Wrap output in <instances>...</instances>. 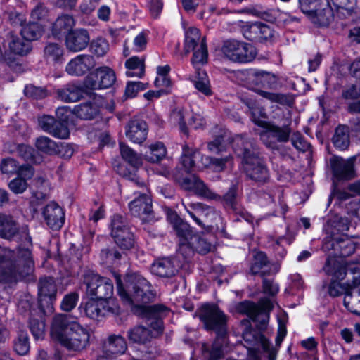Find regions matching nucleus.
<instances>
[{"instance_id":"obj_16","label":"nucleus","mask_w":360,"mask_h":360,"mask_svg":"<svg viewBox=\"0 0 360 360\" xmlns=\"http://www.w3.org/2000/svg\"><path fill=\"white\" fill-rule=\"evenodd\" d=\"M57 288L55 281L51 278H41L39 284V304L41 311L46 307L49 311H52V302L56 300Z\"/></svg>"},{"instance_id":"obj_13","label":"nucleus","mask_w":360,"mask_h":360,"mask_svg":"<svg viewBox=\"0 0 360 360\" xmlns=\"http://www.w3.org/2000/svg\"><path fill=\"white\" fill-rule=\"evenodd\" d=\"M169 121L174 125H179L180 130L187 134L188 129L186 124L194 129H198L203 126V122L200 115H191L188 109L178 106L171 112Z\"/></svg>"},{"instance_id":"obj_10","label":"nucleus","mask_w":360,"mask_h":360,"mask_svg":"<svg viewBox=\"0 0 360 360\" xmlns=\"http://www.w3.org/2000/svg\"><path fill=\"white\" fill-rule=\"evenodd\" d=\"M273 308V302L267 298L261 299L258 305L249 301L240 302L236 306V310L246 314L252 321L258 322L265 326L269 318V311Z\"/></svg>"},{"instance_id":"obj_58","label":"nucleus","mask_w":360,"mask_h":360,"mask_svg":"<svg viewBox=\"0 0 360 360\" xmlns=\"http://www.w3.org/2000/svg\"><path fill=\"white\" fill-rule=\"evenodd\" d=\"M0 168L4 174H17L20 169V165L13 158H6L1 161Z\"/></svg>"},{"instance_id":"obj_56","label":"nucleus","mask_w":360,"mask_h":360,"mask_svg":"<svg viewBox=\"0 0 360 360\" xmlns=\"http://www.w3.org/2000/svg\"><path fill=\"white\" fill-rule=\"evenodd\" d=\"M109 49L108 41L103 38H98L94 40L90 45L91 53L98 56H103Z\"/></svg>"},{"instance_id":"obj_53","label":"nucleus","mask_w":360,"mask_h":360,"mask_svg":"<svg viewBox=\"0 0 360 360\" xmlns=\"http://www.w3.org/2000/svg\"><path fill=\"white\" fill-rule=\"evenodd\" d=\"M35 146L39 150L47 154H52L58 150L56 142L46 136L37 138L35 141Z\"/></svg>"},{"instance_id":"obj_33","label":"nucleus","mask_w":360,"mask_h":360,"mask_svg":"<svg viewBox=\"0 0 360 360\" xmlns=\"http://www.w3.org/2000/svg\"><path fill=\"white\" fill-rule=\"evenodd\" d=\"M127 349V342L123 337L120 335H109L104 343L103 349L110 354H122Z\"/></svg>"},{"instance_id":"obj_38","label":"nucleus","mask_w":360,"mask_h":360,"mask_svg":"<svg viewBox=\"0 0 360 360\" xmlns=\"http://www.w3.org/2000/svg\"><path fill=\"white\" fill-rule=\"evenodd\" d=\"M195 88L205 96H211L212 91L211 90L210 83L207 73L200 70H196V74L191 79Z\"/></svg>"},{"instance_id":"obj_64","label":"nucleus","mask_w":360,"mask_h":360,"mask_svg":"<svg viewBox=\"0 0 360 360\" xmlns=\"http://www.w3.org/2000/svg\"><path fill=\"white\" fill-rule=\"evenodd\" d=\"M293 146L298 150L305 152L309 148V144L300 133H294L291 137Z\"/></svg>"},{"instance_id":"obj_12","label":"nucleus","mask_w":360,"mask_h":360,"mask_svg":"<svg viewBox=\"0 0 360 360\" xmlns=\"http://www.w3.org/2000/svg\"><path fill=\"white\" fill-rule=\"evenodd\" d=\"M115 72L108 67H101L91 72L85 79L84 86L91 90L106 89L115 82Z\"/></svg>"},{"instance_id":"obj_6","label":"nucleus","mask_w":360,"mask_h":360,"mask_svg":"<svg viewBox=\"0 0 360 360\" xmlns=\"http://www.w3.org/2000/svg\"><path fill=\"white\" fill-rule=\"evenodd\" d=\"M347 231L348 226H326L324 231L326 236L324 238L322 248L325 252L333 250V255L328 259H336L342 266H345L342 257L352 255L355 250V244L347 235L342 231Z\"/></svg>"},{"instance_id":"obj_5","label":"nucleus","mask_w":360,"mask_h":360,"mask_svg":"<svg viewBox=\"0 0 360 360\" xmlns=\"http://www.w3.org/2000/svg\"><path fill=\"white\" fill-rule=\"evenodd\" d=\"M323 269L327 275L332 276V281L328 287V292L332 297L339 296L343 292L345 288L340 281L346 276L348 281L351 278L352 283H348L351 288L360 285V263L350 264L346 269L340 262L330 258L327 259Z\"/></svg>"},{"instance_id":"obj_24","label":"nucleus","mask_w":360,"mask_h":360,"mask_svg":"<svg viewBox=\"0 0 360 360\" xmlns=\"http://www.w3.org/2000/svg\"><path fill=\"white\" fill-rule=\"evenodd\" d=\"M126 136L133 143L140 144L146 141L148 135V126L141 120H131L125 130Z\"/></svg>"},{"instance_id":"obj_29","label":"nucleus","mask_w":360,"mask_h":360,"mask_svg":"<svg viewBox=\"0 0 360 360\" xmlns=\"http://www.w3.org/2000/svg\"><path fill=\"white\" fill-rule=\"evenodd\" d=\"M111 235L121 248L129 250L134 246V236L128 226H112Z\"/></svg>"},{"instance_id":"obj_23","label":"nucleus","mask_w":360,"mask_h":360,"mask_svg":"<svg viewBox=\"0 0 360 360\" xmlns=\"http://www.w3.org/2000/svg\"><path fill=\"white\" fill-rule=\"evenodd\" d=\"M182 187L188 191H193L195 194L208 199H218L219 196L211 191L207 185L196 176H192L183 179Z\"/></svg>"},{"instance_id":"obj_52","label":"nucleus","mask_w":360,"mask_h":360,"mask_svg":"<svg viewBox=\"0 0 360 360\" xmlns=\"http://www.w3.org/2000/svg\"><path fill=\"white\" fill-rule=\"evenodd\" d=\"M49 11L42 3H38L30 11V20L41 23L48 20Z\"/></svg>"},{"instance_id":"obj_32","label":"nucleus","mask_w":360,"mask_h":360,"mask_svg":"<svg viewBox=\"0 0 360 360\" xmlns=\"http://www.w3.org/2000/svg\"><path fill=\"white\" fill-rule=\"evenodd\" d=\"M73 112L83 120H93L100 113V108L96 101H89L75 106Z\"/></svg>"},{"instance_id":"obj_18","label":"nucleus","mask_w":360,"mask_h":360,"mask_svg":"<svg viewBox=\"0 0 360 360\" xmlns=\"http://www.w3.org/2000/svg\"><path fill=\"white\" fill-rule=\"evenodd\" d=\"M129 207L132 215L139 217L142 222H150L153 216L152 200L146 194H141L131 201Z\"/></svg>"},{"instance_id":"obj_7","label":"nucleus","mask_w":360,"mask_h":360,"mask_svg":"<svg viewBox=\"0 0 360 360\" xmlns=\"http://www.w3.org/2000/svg\"><path fill=\"white\" fill-rule=\"evenodd\" d=\"M174 231L179 238L178 252L184 258L189 257L194 250L206 254L212 250V245L207 241L208 238L193 234L191 226H174Z\"/></svg>"},{"instance_id":"obj_15","label":"nucleus","mask_w":360,"mask_h":360,"mask_svg":"<svg viewBox=\"0 0 360 360\" xmlns=\"http://www.w3.org/2000/svg\"><path fill=\"white\" fill-rule=\"evenodd\" d=\"M84 311L87 316L94 319L99 316H105L109 313H118L119 306L116 300H110L108 304H106L105 302L92 298L85 304Z\"/></svg>"},{"instance_id":"obj_51","label":"nucleus","mask_w":360,"mask_h":360,"mask_svg":"<svg viewBox=\"0 0 360 360\" xmlns=\"http://www.w3.org/2000/svg\"><path fill=\"white\" fill-rule=\"evenodd\" d=\"M120 154L122 158L129 165L137 167L141 164V160L132 148L124 143H120Z\"/></svg>"},{"instance_id":"obj_59","label":"nucleus","mask_w":360,"mask_h":360,"mask_svg":"<svg viewBox=\"0 0 360 360\" xmlns=\"http://www.w3.org/2000/svg\"><path fill=\"white\" fill-rule=\"evenodd\" d=\"M8 187L15 194H21L27 190L28 184L25 179L17 176L10 181Z\"/></svg>"},{"instance_id":"obj_54","label":"nucleus","mask_w":360,"mask_h":360,"mask_svg":"<svg viewBox=\"0 0 360 360\" xmlns=\"http://www.w3.org/2000/svg\"><path fill=\"white\" fill-rule=\"evenodd\" d=\"M63 54V49L57 44L50 43L45 46L44 56L48 60L60 62Z\"/></svg>"},{"instance_id":"obj_26","label":"nucleus","mask_w":360,"mask_h":360,"mask_svg":"<svg viewBox=\"0 0 360 360\" xmlns=\"http://www.w3.org/2000/svg\"><path fill=\"white\" fill-rule=\"evenodd\" d=\"M242 74L247 77L250 84L261 85L264 87L272 88L276 83L274 75L262 70H245Z\"/></svg>"},{"instance_id":"obj_14","label":"nucleus","mask_w":360,"mask_h":360,"mask_svg":"<svg viewBox=\"0 0 360 360\" xmlns=\"http://www.w3.org/2000/svg\"><path fill=\"white\" fill-rule=\"evenodd\" d=\"M308 9L309 12H302L306 14L314 24L326 27L329 25L333 19V11L328 0H321L314 3Z\"/></svg>"},{"instance_id":"obj_62","label":"nucleus","mask_w":360,"mask_h":360,"mask_svg":"<svg viewBox=\"0 0 360 360\" xmlns=\"http://www.w3.org/2000/svg\"><path fill=\"white\" fill-rule=\"evenodd\" d=\"M79 295L76 292H70L65 295L61 302V309L63 311H70L75 306L78 301Z\"/></svg>"},{"instance_id":"obj_11","label":"nucleus","mask_w":360,"mask_h":360,"mask_svg":"<svg viewBox=\"0 0 360 360\" xmlns=\"http://www.w3.org/2000/svg\"><path fill=\"white\" fill-rule=\"evenodd\" d=\"M259 134L260 139L271 149H278L277 142L285 143L289 140L291 130L288 126L281 127L267 122Z\"/></svg>"},{"instance_id":"obj_8","label":"nucleus","mask_w":360,"mask_h":360,"mask_svg":"<svg viewBox=\"0 0 360 360\" xmlns=\"http://www.w3.org/2000/svg\"><path fill=\"white\" fill-rule=\"evenodd\" d=\"M221 51L229 60L240 63L251 62L257 55L256 49L252 44L236 39L225 41Z\"/></svg>"},{"instance_id":"obj_40","label":"nucleus","mask_w":360,"mask_h":360,"mask_svg":"<svg viewBox=\"0 0 360 360\" xmlns=\"http://www.w3.org/2000/svg\"><path fill=\"white\" fill-rule=\"evenodd\" d=\"M334 146L339 150H343L349 145V128L345 125L338 126L332 139Z\"/></svg>"},{"instance_id":"obj_22","label":"nucleus","mask_w":360,"mask_h":360,"mask_svg":"<svg viewBox=\"0 0 360 360\" xmlns=\"http://www.w3.org/2000/svg\"><path fill=\"white\" fill-rule=\"evenodd\" d=\"M330 165L333 175L338 179H350L354 176L353 159H343L333 157L330 159Z\"/></svg>"},{"instance_id":"obj_17","label":"nucleus","mask_w":360,"mask_h":360,"mask_svg":"<svg viewBox=\"0 0 360 360\" xmlns=\"http://www.w3.org/2000/svg\"><path fill=\"white\" fill-rule=\"evenodd\" d=\"M243 165L247 176L255 181L264 182L269 178L266 166L256 154L246 158L243 162Z\"/></svg>"},{"instance_id":"obj_4","label":"nucleus","mask_w":360,"mask_h":360,"mask_svg":"<svg viewBox=\"0 0 360 360\" xmlns=\"http://www.w3.org/2000/svg\"><path fill=\"white\" fill-rule=\"evenodd\" d=\"M10 250L0 252V282L11 283L29 275L33 269L34 262L28 248L18 250V259Z\"/></svg>"},{"instance_id":"obj_57","label":"nucleus","mask_w":360,"mask_h":360,"mask_svg":"<svg viewBox=\"0 0 360 360\" xmlns=\"http://www.w3.org/2000/svg\"><path fill=\"white\" fill-rule=\"evenodd\" d=\"M31 333L36 340L43 339L45 335V323L42 320L32 319L30 322Z\"/></svg>"},{"instance_id":"obj_42","label":"nucleus","mask_w":360,"mask_h":360,"mask_svg":"<svg viewBox=\"0 0 360 360\" xmlns=\"http://www.w3.org/2000/svg\"><path fill=\"white\" fill-rule=\"evenodd\" d=\"M356 287H352L351 294L345 296L344 304L352 313L360 315V286Z\"/></svg>"},{"instance_id":"obj_35","label":"nucleus","mask_w":360,"mask_h":360,"mask_svg":"<svg viewBox=\"0 0 360 360\" xmlns=\"http://www.w3.org/2000/svg\"><path fill=\"white\" fill-rule=\"evenodd\" d=\"M44 26L41 23L30 21L22 26L20 34L22 38L28 41L37 40L44 34Z\"/></svg>"},{"instance_id":"obj_47","label":"nucleus","mask_w":360,"mask_h":360,"mask_svg":"<svg viewBox=\"0 0 360 360\" xmlns=\"http://www.w3.org/2000/svg\"><path fill=\"white\" fill-rule=\"evenodd\" d=\"M203 165L206 167L212 168L215 172H221L226 167L233 165V158L231 155L223 158H217L211 157H205Z\"/></svg>"},{"instance_id":"obj_43","label":"nucleus","mask_w":360,"mask_h":360,"mask_svg":"<svg viewBox=\"0 0 360 360\" xmlns=\"http://www.w3.org/2000/svg\"><path fill=\"white\" fill-rule=\"evenodd\" d=\"M167 154L165 145L161 142H157L148 146V151H146L145 159L150 162H158L162 160Z\"/></svg>"},{"instance_id":"obj_61","label":"nucleus","mask_w":360,"mask_h":360,"mask_svg":"<svg viewBox=\"0 0 360 360\" xmlns=\"http://www.w3.org/2000/svg\"><path fill=\"white\" fill-rule=\"evenodd\" d=\"M147 88V84L141 82H129L127 83L125 89V96L127 97L133 98L136 96L139 91L144 90Z\"/></svg>"},{"instance_id":"obj_45","label":"nucleus","mask_w":360,"mask_h":360,"mask_svg":"<svg viewBox=\"0 0 360 360\" xmlns=\"http://www.w3.org/2000/svg\"><path fill=\"white\" fill-rule=\"evenodd\" d=\"M200 32L196 27H190L186 32L184 49L186 53H189L195 49L199 48L201 43Z\"/></svg>"},{"instance_id":"obj_50","label":"nucleus","mask_w":360,"mask_h":360,"mask_svg":"<svg viewBox=\"0 0 360 360\" xmlns=\"http://www.w3.org/2000/svg\"><path fill=\"white\" fill-rule=\"evenodd\" d=\"M193 51V56L192 58V64L196 69V70H199L198 68L207 63L208 53L207 49V46L204 40L201 41L200 44L199 48L195 49V50H192Z\"/></svg>"},{"instance_id":"obj_30","label":"nucleus","mask_w":360,"mask_h":360,"mask_svg":"<svg viewBox=\"0 0 360 360\" xmlns=\"http://www.w3.org/2000/svg\"><path fill=\"white\" fill-rule=\"evenodd\" d=\"M167 309L162 306H153L145 309L150 314V317L147 319V324L149 325L153 330H150L153 333V337H155L160 334L162 331V321L161 320L162 314Z\"/></svg>"},{"instance_id":"obj_37","label":"nucleus","mask_w":360,"mask_h":360,"mask_svg":"<svg viewBox=\"0 0 360 360\" xmlns=\"http://www.w3.org/2000/svg\"><path fill=\"white\" fill-rule=\"evenodd\" d=\"M57 95L61 101L71 103L78 101L82 97L83 92L78 86L69 84L58 89Z\"/></svg>"},{"instance_id":"obj_27","label":"nucleus","mask_w":360,"mask_h":360,"mask_svg":"<svg viewBox=\"0 0 360 360\" xmlns=\"http://www.w3.org/2000/svg\"><path fill=\"white\" fill-rule=\"evenodd\" d=\"M75 25V18L72 15L63 13L58 16L52 25V34L58 39L64 35H68L72 32V30Z\"/></svg>"},{"instance_id":"obj_36","label":"nucleus","mask_w":360,"mask_h":360,"mask_svg":"<svg viewBox=\"0 0 360 360\" xmlns=\"http://www.w3.org/2000/svg\"><path fill=\"white\" fill-rule=\"evenodd\" d=\"M200 158L204 160L199 150L195 148H191L185 144L182 148L181 161L186 169H191L195 166V162Z\"/></svg>"},{"instance_id":"obj_46","label":"nucleus","mask_w":360,"mask_h":360,"mask_svg":"<svg viewBox=\"0 0 360 360\" xmlns=\"http://www.w3.org/2000/svg\"><path fill=\"white\" fill-rule=\"evenodd\" d=\"M250 271L253 274L264 275L269 273L267 257L264 252L255 253Z\"/></svg>"},{"instance_id":"obj_60","label":"nucleus","mask_w":360,"mask_h":360,"mask_svg":"<svg viewBox=\"0 0 360 360\" xmlns=\"http://www.w3.org/2000/svg\"><path fill=\"white\" fill-rule=\"evenodd\" d=\"M24 94L27 97L34 99H41L47 96V92L44 89L37 87L31 84L25 86Z\"/></svg>"},{"instance_id":"obj_44","label":"nucleus","mask_w":360,"mask_h":360,"mask_svg":"<svg viewBox=\"0 0 360 360\" xmlns=\"http://www.w3.org/2000/svg\"><path fill=\"white\" fill-rule=\"evenodd\" d=\"M9 49L15 54L23 56L27 54L32 49L30 41L19 38L18 36L11 34Z\"/></svg>"},{"instance_id":"obj_2","label":"nucleus","mask_w":360,"mask_h":360,"mask_svg":"<svg viewBox=\"0 0 360 360\" xmlns=\"http://www.w3.org/2000/svg\"><path fill=\"white\" fill-rule=\"evenodd\" d=\"M199 318L207 330H214L217 338L210 351L202 346V355L207 360H218L227 352V345L224 335L226 330V316L216 304H206L199 311Z\"/></svg>"},{"instance_id":"obj_21","label":"nucleus","mask_w":360,"mask_h":360,"mask_svg":"<svg viewBox=\"0 0 360 360\" xmlns=\"http://www.w3.org/2000/svg\"><path fill=\"white\" fill-rule=\"evenodd\" d=\"M39 125L41 129L52 136L65 139L69 137L70 131L68 128L61 122L49 115H43L39 118Z\"/></svg>"},{"instance_id":"obj_49","label":"nucleus","mask_w":360,"mask_h":360,"mask_svg":"<svg viewBox=\"0 0 360 360\" xmlns=\"http://www.w3.org/2000/svg\"><path fill=\"white\" fill-rule=\"evenodd\" d=\"M251 114V119L257 125L262 127L267 123L264 119L266 118V112L263 108L257 105L252 101L246 102Z\"/></svg>"},{"instance_id":"obj_31","label":"nucleus","mask_w":360,"mask_h":360,"mask_svg":"<svg viewBox=\"0 0 360 360\" xmlns=\"http://www.w3.org/2000/svg\"><path fill=\"white\" fill-rule=\"evenodd\" d=\"M232 148L235 153L242 158L243 162L246 158H248L255 154L252 141L240 135H237L233 139Z\"/></svg>"},{"instance_id":"obj_20","label":"nucleus","mask_w":360,"mask_h":360,"mask_svg":"<svg viewBox=\"0 0 360 360\" xmlns=\"http://www.w3.org/2000/svg\"><path fill=\"white\" fill-rule=\"evenodd\" d=\"M96 63L90 55L82 54L72 59L66 65V72L73 76H82L94 68Z\"/></svg>"},{"instance_id":"obj_9","label":"nucleus","mask_w":360,"mask_h":360,"mask_svg":"<svg viewBox=\"0 0 360 360\" xmlns=\"http://www.w3.org/2000/svg\"><path fill=\"white\" fill-rule=\"evenodd\" d=\"M86 292L96 299L108 304L109 301L115 300L112 297L113 285L112 281L105 277H101L94 273H89L84 277Z\"/></svg>"},{"instance_id":"obj_28","label":"nucleus","mask_w":360,"mask_h":360,"mask_svg":"<svg viewBox=\"0 0 360 360\" xmlns=\"http://www.w3.org/2000/svg\"><path fill=\"white\" fill-rule=\"evenodd\" d=\"M47 225H63L65 223V212L55 202L48 204L42 212Z\"/></svg>"},{"instance_id":"obj_25","label":"nucleus","mask_w":360,"mask_h":360,"mask_svg":"<svg viewBox=\"0 0 360 360\" xmlns=\"http://www.w3.org/2000/svg\"><path fill=\"white\" fill-rule=\"evenodd\" d=\"M89 40L90 38L87 31L79 29L66 35L65 44L69 51L77 52L84 49L87 46Z\"/></svg>"},{"instance_id":"obj_63","label":"nucleus","mask_w":360,"mask_h":360,"mask_svg":"<svg viewBox=\"0 0 360 360\" xmlns=\"http://www.w3.org/2000/svg\"><path fill=\"white\" fill-rule=\"evenodd\" d=\"M360 96V80L356 79L354 84L342 91V97L345 99H355Z\"/></svg>"},{"instance_id":"obj_55","label":"nucleus","mask_w":360,"mask_h":360,"mask_svg":"<svg viewBox=\"0 0 360 360\" xmlns=\"http://www.w3.org/2000/svg\"><path fill=\"white\" fill-rule=\"evenodd\" d=\"M292 239V238H288L287 236H282L278 239L271 238L269 241V247L274 250L276 256L283 259L286 255V250L281 243L285 242L288 244H290Z\"/></svg>"},{"instance_id":"obj_3","label":"nucleus","mask_w":360,"mask_h":360,"mask_svg":"<svg viewBox=\"0 0 360 360\" xmlns=\"http://www.w3.org/2000/svg\"><path fill=\"white\" fill-rule=\"evenodd\" d=\"M117 292L122 300L130 305L141 307L144 310L148 307L144 304L153 300L155 292L149 282L136 273H129L121 280L119 275L115 274Z\"/></svg>"},{"instance_id":"obj_41","label":"nucleus","mask_w":360,"mask_h":360,"mask_svg":"<svg viewBox=\"0 0 360 360\" xmlns=\"http://www.w3.org/2000/svg\"><path fill=\"white\" fill-rule=\"evenodd\" d=\"M13 350L20 356L27 354L30 349V345L27 333L20 330L18 332L16 338L13 340Z\"/></svg>"},{"instance_id":"obj_48","label":"nucleus","mask_w":360,"mask_h":360,"mask_svg":"<svg viewBox=\"0 0 360 360\" xmlns=\"http://www.w3.org/2000/svg\"><path fill=\"white\" fill-rule=\"evenodd\" d=\"M130 340L137 343H145L153 338L150 330L142 326H136L128 332Z\"/></svg>"},{"instance_id":"obj_19","label":"nucleus","mask_w":360,"mask_h":360,"mask_svg":"<svg viewBox=\"0 0 360 360\" xmlns=\"http://www.w3.org/2000/svg\"><path fill=\"white\" fill-rule=\"evenodd\" d=\"M242 33L247 39L259 42L268 41L273 37L271 28L260 22L244 25L242 27Z\"/></svg>"},{"instance_id":"obj_39","label":"nucleus","mask_w":360,"mask_h":360,"mask_svg":"<svg viewBox=\"0 0 360 360\" xmlns=\"http://www.w3.org/2000/svg\"><path fill=\"white\" fill-rule=\"evenodd\" d=\"M125 67L127 69L126 75L127 77H141L144 75L145 65L144 59L137 56H133L125 62Z\"/></svg>"},{"instance_id":"obj_34","label":"nucleus","mask_w":360,"mask_h":360,"mask_svg":"<svg viewBox=\"0 0 360 360\" xmlns=\"http://www.w3.org/2000/svg\"><path fill=\"white\" fill-rule=\"evenodd\" d=\"M150 271L158 276L169 277L175 274L176 269L170 259L162 258L156 260L152 264Z\"/></svg>"},{"instance_id":"obj_1","label":"nucleus","mask_w":360,"mask_h":360,"mask_svg":"<svg viewBox=\"0 0 360 360\" xmlns=\"http://www.w3.org/2000/svg\"><path fill=\"white\" fill-rule=\"evenodd\" d=\"M51 337L68 351L79 353L89 345L90 333L72 316L58 314L51 323Z\"/></svg>"}]
</instances>
